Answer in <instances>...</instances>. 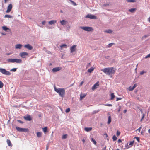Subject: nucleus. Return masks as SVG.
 <instances>
[{
  "label": "nucleus",
  "mask_w": 150,
  "mask_h": 150,
  "mask_svg": "<svg viewBox=\"0 0 150 150\" xmlns=\"http://www.w3.org/2000/svg\"><path fill=\"white\" fill-rule=\"evenodd\" d=\"M81 28L86 31H91L93 30V28L91 27H81Z\"/></svg>",
  "instance_id": "5"
},
{
  "label": "nucleus",
  "mask_w": 150,
  "mask_h": 150,
  "mask_svg": "<svg viewBox=\"0 0 150 150\" xmlns=\"http://www.w3.org/2000/svg\"><path fill=\"white\" fill-rule=\"evenodd\" d=\"M7 61L9 63H14L15 59H8Z\"/></svg>",
  "instance_id": "16"
},
{
  "label": "nucleus",
  "mask_w": 150,
  "mask_h": 150,
  "mask_svg": "<svg viewBox=\"0 0 150 150\" xmlns=\"http://www.w3.org/2000/svg\"><path fill=\"white\" fill-rule=\"evenodd\" d=\"M70 1L74 5V6H76V4L74 2V1L71 0H70Z\"/></svg>",
  "instance_id": "45"
},
{
  "label": "nucleus",
  "mask_w": 150,
  "mask_h": 150,
  "mask_svg": "<svg viewBox=\"0 0 150 150\" xmlns=\"http://www.w3.org/2000/svg\"><path fill=\"white\" fill-rule=\"evenodd\" d=\"M70 1L74 5V6H76V4L74 2V1L71 0H70Z\"/></svg>",
  "instance_id": "47"
},
{
  "label": "nucleus",
  "mask_w": 150,
  "mask_h": 150,
  "mask_svg": "<svg viewBox=\"0 0 150 150\" xmlns=\"http://www.w3.org/2000/svg\"><path fill=\"white\" fill-rule=\"evenodd\" d=\"M105 32L109 33H110L112 32V30L110 29L108 30H106L105 31Z\"/></svg>",
  "instance_id": "31"
},
{
  "label": "nucleus",
  "mask_w": 150,
  "mask_h": 150,
  "mask_svg": "<svg viewBox=\"0 0 150 150\" xmlns=\"http://www.w3.org/2000/svg\"><path fill=\"white\" fill-rule=\"evenodd\" d=\"M110 96H111V97L110 99L111 100H112L115 97V95H114V94L113 93H111L110 94Z\"/></svg>",
  "instance_id": "29"
},
{
  "label": "nucleus",
  "mask_w": 150,
  "mask_h": 150,
  "mask_svg": "<svg viewBox=\"0 0 150 150\" xmlns=\"http://www.w3.org/2000/svg\"><path fill=\"white\" fill-rule=\"evenodd\" d=\"M91 141L95 145H96L97 142L93 138H91Z\"/></svg>",
  "instance_id": "28"
},
{
  "label": "nucleus",
  "mask_w": 150,
  "mask_h": 150,
  "mask_svg": "<svg viewBox=\"0 0 150 150\" xmlns=\"http://www.w3.org/2000/svg\"><path fill=\"white\" fill-rule=\"evenodd\" d=\"M83 83H84V82L83 81H82V82H81L80 83V86H82Z\"/></svg>",
  "instance_id": "56"
},
{
  "label": "nucleus",
  "mask_w": 150,
  "mask_h": 150,
  "mask_svg": "<svg viewBox=\"0 0 150 150\" xmlns=\"http://www.w3.org/2000/svg\"><path fill=\"white\" fill-rule=\"evenodd\" d=\"M22 47V45L20 44H18L15 46V48L16 49H20Z\"/></svg>",
  "instance_id": "17"
},
{
  "label": "nucleus",
  "mask_w": 150,
  "mask_h": 150,
  "mask_svg": "<svg viewBox=\"0 0 150 150\" xmlns=\"http://www.w3.org/2000/svg\"><path fill=\"white\" fill-rule=\"evenodd\" d=\"M146 73V72H145L143 71L140 72V74L141 75H143L144 74V73Z\"/></svg>",
  "instance_id": "49"
},
{
  "label": "nucleus",
  "mask_w": 150,
  "mask_h": 150,
  "mask_svg": "<svg viewBox=\"0 0 150 150\" xmlns=\"http://www.w3.org/2000/svg\"><path fill=\"white\" fill-rule=\"evenodd\" d=\"M48 145H47L46 146V150H48Z\"/></svg>",
  "instance_id": "62"
},
{
  "label": "nucleus",
  "mask_w": 150,
  "mask_h": 150,
  "mask_svg": "<svg viewBox=\"0 0 150 150\" xmlns=\"http://www.w3.org/2000/svg\"><path fill=\"white\" fill-rule=\"evenodd\" d=\"M134 143V141L130 142H129V147H131L132 146L133 144Z\"/></svg>",
  "instance_id": "30"
},
{
  "label": "nucleus",
  "mask_w": 150,
  "mask_h": 150,
  "mask_svg": "<svg viewBox=\"0 0 150 150\" xmlns=\"http://www.w3.org/2000/svg\"><path fill=\"white\" fill-rule=\"evenodd\" d=\"M16 130L19 132H28L29 129L28 128H20L18 127H16Z\"/></svg>",
  "instance_id": "4"
},
{
  "label": "nucleus",
  "mask_w": 150,
  "mask_h": 150,
  "mask_svg": "<svg viewBox=\"0 0 150 150\" xmlns=\"http://www.w3.org/2000/svg\"><path fill=\"white\" fill-rule=\"evenodd\" d=\"M126 112H127V110H124V113H126Z\"/></svg>",
  "instance_id": "64"
},
{
  "label": "nucleus",
  "mask_w": 150,
  "mask_h": 150,
  "mask_svg": "<svg viewBox=\"0 0 150 150\" xmlns=\"http://www.w3.org/2000/svg\"><path fill=\"white\" fill-rule=\"evenodd\" d=\"M70 1L74 5V6H76V4L74 2V1L71 0H70Z\"/></svg>",
  "instance_id": "46"
},
{
  "label": "nucleus",
  "mask_w": 150,
  "mask_h": 150,
  "mask_svg": "<svg viewBox=\"0 0 150 150\" xmlns=\"http://www.w3.org/2000/svg\"><path fill=\"white\" fill-rule=\"evenodd\" d=\"M70 1L74 5V6H76V4L74 2V1L71 0H70Z\"/></svg>",
  "instance_id": "43"
},
{
  "label": "nucleus",
  "mask_w": 150,
  "mask_h": 150,
  "mask_svg": "<svg viewBox=\"0 0 150 150\" xmlns=\"http://www.w3.org/2000/svg\"><path fill=\"white\" fill-rule=\"evenodd\" d=\"M46 23V21H43L42 22V23L43 25H45Z\"/></svg>",
  "instance_id": "50"
},
{
  "label": "nucleus",
  "mask_w": 150,
  "mask_h": 150,
  "mask_svg": "<svg viewBox=\"0 0 150 150\" xmlns=\"http://www.w3.org/2000/svg\"><path fill=\"white\" fill-rule=\"evenodd\" d=\"M70 1L74 5V6H76V4L74 2V1L71 0H70Z\"/></svg>",
  "instance_id": "44"
},
{
  "label": "nucleus",
  "mask_w": 150,
  "mask_h": 150,
  "mask_svg": "<svg viewBox=\"0 0 150 150\" xmlns=\"http://www.w3.org/2000/svg\"><path fill=\"white\" fill-rule=\"evenodd\" d=\"M86 17L91 19H97V17L95 16L89 14L87 15Z\"/></svg>",
  "instance_id": "6"
},
{
  "label": "nucleus",
  "mask_w": 150,
  "mask_h": 150,
  "mask_svg": "<svg viewBox=\"0 0 150 150\" xmlns=\"http://www.w3.org/2000/svg\"><path fill=\"white\" fill-rule=\"evenodd\" d=\"M136 10V8H132L131 9H129V11L132 13H133Z\"/></svg>",
  "instance_id": "32"
},
{
  "label": "nucleus",
  "mask_w": 150,
  "mask_h": 150,
  "mask_svg": "<svg viewBox=\"0 0 150 150\" xmlns=\"http://www.w3.org/2000/svg\"><path fill=\"white\" fill-rule=\"evenodd\" d=\"M55 91L58 93L59 95L63 97L65 94V90L64 88H57L54 87Z\"/></svg>",
  "instance_id": "2"
},
{
  "label": "nucleus",
  "mask_w": 150,
  "mask_h": 150,
  "mask_svg": "<svg viewBox=\"0 0 150 150\" xmlns=\"http://www.w3.org/2000/svg\"><path fill=\"white\" fill-rule=\"evenodd\" d=\"M28 54L26 52H23L20 53V55L23 58H25L26 56H28Z\"/></svg>",
  "instance_id": "7"
},
{
  "label": "nucleus",
  "mask_w": 150,
  "mask_h": 150,
  "mask_svg": "<svg viewBox=\"0 0 150 150\" xmlns=\"http://www.w3.org/2000/svg\"><path fill=\"white\" fill-rule=\"evenodd\" d=\"M76 45H74L70 48V50L71 53L73 52L76 50Z\"/></svg>",
  "instance_id": "11"
},
{
  "label": "nucleus",
  "mask_w": 150,
  "mask_h": 150,
  "mask_svg": "<svg viewBox=\"0 0 150 150\" xmlns=\"http://www.w3.org/2000/svg\"><path fill=\"white\" fill-rule=\"evenodd\" d=\"M94 69V68L93 67H91L90 68L88 69V72L89 73H91L93 71Z\"/></svg>",
  "instance_id": "25"
},
{
  "label": "nucleus",
  "mask_w": 150,
  "mask_h": 150,
  "mask_svg": "<svg viewBox=\"0 0 150 150\" xmlns=\"http://www.w3.org/2000/svg\"><path fill=\"white\" fill-rule=\"evenodd\" d=\"M67 134H64L63 135V136L62 137V139H65L66 138H67Z\"/></svg>",
  "instance_id": "33"
},
{
  "label": "nucleus",
  "mask_w": 150,
  "mask_h": 150,
  "mask_svg": "<svg viewBox=\"0 0 150 150\" xmlns=\"http://www.w3.org/2000/svg\"><path fill=\"white\" fill-rule=\"evenodd\" d=\"M60 23L62 25H64L67 24V21L65 20H62L60 21Z\"/></svg>",
  "instance_id": "20"
},
{
  "label": "nucleus",
  "mask_w": 150,
  "mask_h": 150,
  "mask_svg": "<svg viewBox=\"0 0 150 150\" xmlns=\"http://www.w3.org/2000/svg\"><path fill=\"white\" fill-rule=\"evenodd\" d=\"M37 136L38 137H40L42 136V133L40 132H38L36 133Z\"/></svg>",
  "instance_id": "26"
},
{
  "label": "nucleus",
  "mask_w": 150,
  "mask_h": 150,
  "mask_svg": "<svg viewBox=\"0 0 150 150\" xmlns=\"http://www.w3.org/2000/svg\"><path fill=\"white\" fill-rule=\"evenodd\" d=\"M137 141L138 142H139L140 140L139 138L138 137H135Z\"/></svg>",
  "instance_id": "54"
},
{
  "label": "nucleus",
  "mask_w": 150,
  "mask_h": 150,
  "mask_svg": "<svg viewBox=\"0 0 150 150\" xmlns=\"http://www.w3.org/2000/svg\"><path fill=\"white\" fill-rule=\"evenodd\" d=\"M24 47L30 50H32L33 48L32 46L30 45L29 44H27L25 45Z\"/></svg>",
  "instance_id": "10"
},
{
  "label": "nucleus",
  "mask_w": 150,
  "mask_h": 150,
  "mask_svg": "<svg viewBox=\"0 0 150 150\" xmlns=\"http://www.w3.org/2000/svg\"><path fill=\"white\" fill-rule=\"evenodd\" d=\"M122 99L121 98H117V99H116V101H118L119 100H120Z\"/></svg>",
  "instance_id": "57"
},
{
  "label": "nucleus",
  "mask_w": 150,
  "mask_h": 150,
  "mask_svg": "<svg viewBox=\"0 0 150 150\" xmlns=\"http://www.w3.org/2000/svg\"><path fill=\"white\" fill-rule=\"evenodd\" d=\"M122 142V140L120 139H119L118 140V143H120Z\"/></svg>",
  "instance_id": "58"
},
{
  "label": "nucleus",
  "mask_w": 150,
  "mask_h": 150,
  "mask_svg": "<svg viewBox=\"0 0 150 150\" xmlns=\"http://www.w3.org/2000/svg\"><path fill=\"white\" fill-rule=\"evenodd\" d=\"M7 142L8 146H12V144H11L10 140L9 139L7 140Z\"/></svg>",
  "instance_id": "22"
},
{
  "label": "nucleus",
  "mask_w": 150,
  "mask_h": 150,
  "mask_svg": "<svg viewBox=\"0 0 150 150\" xmlns=\"http://www.w3.org/2000/svg\"><path fill=\"white\" fill-rule=\"evenodd\" d=\"M144 114L143 115L141 119V121H142V119L144 118Z\"/></svg>",
  "instance_id": "60"
},
{
  "label": "nucleus",
  "mask_w": 150,
  "mask_h": 150,
  "mask_svg": "<svg viewBox=\"0 0 150 150\" xmlns=\"http://www.w3.org/2000/svg\"><path fill=\"white\" fill-rule=\"evenodd\" d=\"M17 70L16 68H13L11 69L10 70L11 71H12L13 72H15Z\"/></svg>",
  "instance_id": "39"
},
{
  "label": "nucleus",
  "mask_w": 150,
  "mask_h": 150,
  "mask_svg": "<svg viewBox=\"0 0 150 150\" xmlns=\"http://www.w3.org/2000/svg\"><path fill=\"white\" fill-rule=\"evenodd\" d=\"M4 17L5 18H12V16H11L8 15H6Z\"/></svg>",
  "instance_id": "34"
},
{
  "label": "nucleus",
  "mask_w": 150,
  "mask_h": 150,
  "mask_svg": "<svg viewBox=\"0 0 150 150\" xmlns=\"http://www.w3.org/2000/svg\"><path fill=\"white\" fill-rule=\"evenodd\" d=\"M2 28L3 30L6 31H7L8 30L9 31H10V29L9 28H7L6 26H4L2 27Z\"/></svg>",
  "instance_id": "23"
},
{
  "label": "nucleus",
  "mask_w": 150,
  "mask_h": 150,
  "mask_svg": "<svg viewBox=\"0 0 150 150\" xmlns=\"http://www.w3.org/2000/svg\"><path fill=\"white\" fill-rule=\"evenodd\" d=\"M70 111V109L69 108H68L67 109L65 110V112L66 113H67L69 112Z\"/></svg>",
  "instance_id": "38"
},
{
  "label": "nucleus",
  "mask_w": 150,
  "mask_h": 150,
  "mask_svg": "<svg viewBox=\"0 0 150 150\" xmlns=\"http://www.w3.org/2000/svg\"><path fill=\"white\" fill-rule=\"evenodd\" d=\"M99 111V110H98V111H94L93 112V113L94 114H95V113H98Z\"/></svg>",
  "instance_id": "55"
},
{
  "label": "nucleus",
  "mask_w": 150,
  "mask_h": 150,
  "mask_svg": "<svg viewBox=\"0 0 150 150\" xmlns=\"http://www.w3.org/2000/svg\"><path fill=\"white\" fill-rule=\"evenodd\" d=\"M116 69L113 67L105 68L101 69V71L108 75H113Z\"/></svg>",
  "instance_id": "1"
},
{
  "label": "nucleus",
  "mask_w": 150,
  "mask_h": 150,
  "mask_svg": "<svg viewBox=\"0 0 150 150\" xmlns=\"http://www.w3.org/2000/svg\"><path fill=\"white\" fill-rule=\"evenodd\" d=\"M17 121L20 123H23V122H22V121H21V120H17Z\"/></svg>",
  "instance_id": "53"
},
{
  "label": "nucleus",
  "mask_w": 150,
  "mask_h": 150,
  "mask_svg": "<svg viewBox=\"0 0 150 150\" xmlns=\"http://www.w3.org/2000/svg\"><path fill=\"white\" fill-rule=\"evenodd\" d=\"M142 128V127L141 126L140 127L137 129L136 130L137 131H138V132H140L141 129Z\"/></svg>",
  "instance_id": "42"
},
{
  "label": "nucleus",
  "mask_w": 150,
  "mask_h": 150,
  "mask_svg": "<svg viewBox=\"0 0 150 150\" xmlns=\"http://www.w3.org/2000/svg\"><path fill=\"white\" fill-rule=\"evenodd\" d=\"M82 142L83 143H84L85 142V140L84 139H83L82 140Z\"/></svg>",
  "instance_id": "63"
},
{
  "label": "nucleus",
  "mask_w": 150,
  "mask_h": 150,
  "mask_svg": "<svg viewBox=\"0 0 150 150\" xmlns=\"http://www.w3.org/2000/svg\"><path fill=\"white\" fill-rule=\"evenodd\" d=\"M12 8V5L11 4H10L7 7V9L6 11V13H8L10 12Z\"/></svg>",
  "instance_id": "8"
},
{
  "label": "nucleus",
  "mask_w": 150,
  "mask_h": 150,
  "mask_svg": "<svg viewBox=\"0 0 150 150\" xmlns=\"http://www.w3.org/2000/svg\"><path fill=\"white\" fill-rule=\"evenodd\" d=\"M43 132L44 133H46L48 132L47 129L48 128L47 127H45L42 129Z\"/></svg>",
  "instance_id": "24"
},
{
  "label": "nucleus",
  "mask_w": 150,
  "mask_h": 150,
  "mask_svg": "<svg viewBox=\"0 0 150 150\" xmlns=\"http://www.w3.org/2000/svg\"><path fill=\"white\" fill-rule=\"evenodd\" d=\"M24 118L26 120L28 121H30L32 120V119L31 117L29 115H28L26 116H24Z\"/></svg>",
  "instance_id": "13"
},
{
  "label": "nucleus",
  "mask_w": 150,
  "mask_h": 150,
  "mask_svg": "<svg viewBox=\"0 0 150 150\" xmlns=\"http://www.w3.org/2000/svg\"><path fill=\"white\" fill-rule=\"evenodd\" d=\"M22 62L21 59H15V62L17 63H22Z\"/></svg>",
  "instance_id": "18"
},
{
  "label": "nucleus",
  "mask_w": 150,
  "mask_h": 150,
  "mask_svg": "<svg viewBox=\"0 0 150 150\" xmlns=\"http://www.w3.org/2000/svg\"><path fill=\"white\" fill-rule=\"evenodd\" d=\"M106 146H105L101 150H106Z\"/></svg>",
  "instance_id": "61"
},
{
  "label": "nucleus",
  "mask_w": 150,
  "mask_h": 150,
  "mask_svg": "<svg viewBox=\"0 0 150 150\" xmlns=\"http://www.w3.org/2000/svg\"><path fill=\"white\" fill-rule=\"evenodd\" d=\"M111 118L110 116H109L108 117V124H109L111 122Z\"/></svg>",
  "instance_id": "27"
},
{
  "label": "nucleus",
  "mask_w": 150,
  "mask_h": 150,
  "mask_svg": "<svg viewBox=\"0 0 150 150\" xmlns=\"http://www.w3.org/2000/svg\"><path fill=\"white\" fill-rule=\"evenodd\" d=\"M104 136H105V137H108V135L106 133H105V134H104Z\"/></svg>",
  "instance_id": "59"
},
{
  "label": "nucleus",
  "mask_w": 150,
  "mask_h": 150,
  "mask_svg": "<svg viewBox=\"0 0 150 150\" xmlns=\"http://www.w3.org/2000/svg\"><path fill=\"white\" fill-rule=\"evenodd\" d=\"M114 44V43H110L108 45V47H110L112 46V45H113Z\"/></svg>",
  "instance_id": "40"
},
{
  "label": "nucleus",
  "mask_w": 150,
  "mask_h": 150,
  "mask_svg": "<svg viewBox=\"0 0 150 150\" xmlns=\"http://www.w3.org/2000/svg\"><path fill=\"white\" fill-rule=\"evenodd\" d=\"M92 129V127H86L84 129L87 132H88L91 130Z\"/></svg>",
  "instance_id": "21"
},
{
  "label": "nucleus",
  "mask_w": 150,
  "mask_h": 150,
  "mask_svg": "<svg viewBox=\"0 0 150 150\" xmlns=\"http://www.w3.org/2000/svg\"><path fill=\"white\" fill-rule=\"evenodd\" d=\"M4 86V84L1 81H0V88H2Z\"/></svg>",
  "instance_id": "35"
},
{
  "label": "nucleus",
  "mask_w": 150,
  "mask_h": 150,
  "mask_svg": "<svg viewBox=\"0 0 150 150\" xmlns=\"http://www.w3.org/2000/svg\"><path fill=\"white\" fill-rule=\"evenodd\" d=\"M120 132L118 131V130L117 131V132L116 135L117 136H118L120 135Z\"/></svg>",
  "instance_id": "41"
},
{
  "label": "nucleus",
  "mask_w": 150,
  "mask_h": 150,
  "mask_svg": "<svg viewBox=\"0 0 150 150\" xmlns=\"http://www.w3.org/2000/svg\"><path fill=\"white\" fill-rule=\"evenodd\" d=\"M60 47L61 48H62L63 47H65V48H66L67 47V45L65 44H62L60 45Z\"/></svg>",
  "instance_id": "36"
},
{
  "label": "nucleus",
  "mask_w": 150,
  "mask_h": 150,
  "mask_svg": "<svg viewBox=\"0 0 150 150\" xmlns=\"http://www.w3.org/2000/svg\"><path fill=\"white\" fill-rule=\"evenodd\" d=\"M0 72L6 75H10L11 74L10 72L7 71L5 69L2 68H0Z\"/></svg>",
  "instance_id": "3"
},
{
  "label": "nucleus",
  "mask_w": 150,
  "mask_h": 150,
  "mask_svg": "<svg viewBox=\"0 0 150 150\" xmlns=\"http://www.w3.org/2000/svg\"><path fill=\"white\" fill-rule=\"evenodd\" d=\"M128 1L129 2H135V1L134 0H128Z\"/></svg>",
  "instance_id": "52"
},
{
  "label": "nucleus",
  "mask_w": 150,
  "mask_h": 150,
  "mask_svg": "<svg viewBox=\"0 0 150 150\" xmlns=\"http://www.w3.org/2000/svg\"><path fill=\"white\" fill-rule=\"evenodd\" d=\"M112 139L114 141H115L117 139V138L115 135H114L112 137Z\"/></svg>",
  "instance_id": "37"
},
{
  "label": "nucleus",
  "mask_w": 150,
  "mask_h": 150,
  "mask_svg": "<svg viewBox=\"0 0 150 150\" xmlns=\"http://www.w3.org/2000/svg\"><path fill=\"white\" fill-rule=\"evenodd\" d=\"M99 81H97V82L92 87V90H93L95 89H96L97 88V87L99 86Z\"/></svg>",
  "instance_id": "9"
},
{
  "label": "nucleus",
  "mask_w": 150,
  "mask_h": 150,
  "mask_svg": "<svg viewBox=\"0 0 150 150\" xmlns=\"http://www.w3.org/2000/svg\"><path fill=\"white\" fill-rule=\"evenodd\" d=\"M149 57H150V54H148L147 56H146L145 58H147Z\"/></svg>",
  "instance_id": "51"
},
{
  "label": "nucleus",
  "mask_w": 150,
  "mask_h": 150,
  "mask_svg": "<svg viewBox=\"0 0 150 150\" xmlns=\"http://www.w3.org/2000/svg\"><path fill=\"white\" fill-rule=\"evenodd\" d=\"M105 106H112V105L111 104H106L104 105Z\"/></svg>",
  "instance_id": "48"
},
{
  "label": "nucleus",
  "mask_w": 150,
  "mask_h": 150,
  "mask_svg": "<svg viewBox=\"0 0 150 150\" xmlns=\"http://www.w3.org/2000/svg\"><path fill=\"white\" fill-rule=\"evenodd\" d=\"M62 68L60 67H57L53 68L52 70V71L53 72H56L59 71Z\"/></svg>",
  "instance_id": "12"
},
{
  "label": "nucleus",
  "mask_w": 150,
  "mask_h": 150,
  "mask_svg": "<svg viewBox=\"0 0 150 150\" xmlns=\"http://www.w3.org/2000/svg\"><path fill=\"white\" fill-rule=\"evenodd\" d=\"M86 94H83L82 93H81L80 94V99L81 100L82 99L84 98L86 96Z\"/></svg>",
  "instance_id": "19"
},
{
  "label": "nucleus",
  "mask_w": 150,
  "mask_h": 150,
  "mask_svg": "<svg viewBox=\"0 0 150 150\" xmlns=\"http://www.w3.org/2000/svg\"><path fill=\"white\" fill-rule=\"evenodd\" d=\"M57 21L56 20H51L48 22V24L49 25H52L56 23Z\"/></svg>",
  "instance_id": "15"
},
{
  "label": "nucleus",
  "mask_w": 150,
  "mask_h": 150,
  "mask_svg": "<svg viewBox=\"0 0 150 150\" xmlns=\"http://www.w3.org/2000/svg\"><path fill=\"white\" fill-rule=\"evenodd\" d=\"M137 85L136 84H134L133 86H130L129 88V91H132L134 90V88L137 86Z\"/></svg>",
  "instance_id": "14"
}]
</instances>
